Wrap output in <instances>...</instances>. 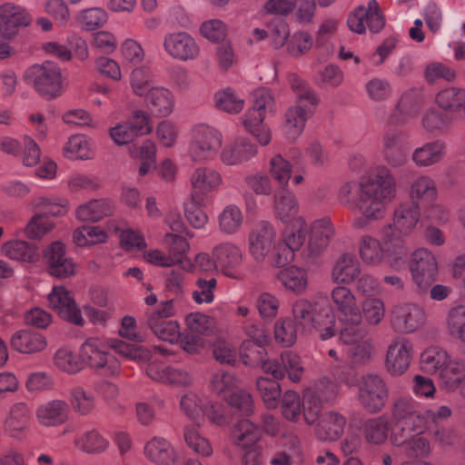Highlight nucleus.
<instances>
[{
	"mask_svg": "<svg viewBox=\"0 0 465 465\" xmlns=\"http://www.w3.org/2000/svg\"><path fill=\"white\" fill-rule=\"evenodd\" d=\"M288 82L296 94V101L285 113L283 130L287 138L293 141L302 134L305 123L314 114L317 98L308 84L297 74H290Z\"/></svg>",
	"mask_w": 465,
	"mask_h": 465,
	"instance_id": "obj_4",
	"label": "nucleus"
},
{
	"mask_svg": "<svg viewBox=\"0 0 465 465\" xmlns=\"http://www.w3.org/2000/svg\"><path fill=\"white\" fill-rule=\"evenodd\" d=\"M421 434L422 429L411 440H407V443L401 446L408 457L424 458L430 454V442Z\"/></svg>",
	"mask_w": 465,
	"mask_h": 465,
	"instance_id": "obj_60",
	"label": "nucleus"
},
{
	"mask_svg": "<svg viewBox=\"0 0 465 465\" xmlns=\"http://www.w3.org/2000/svg\"><path fill=\"white\" fill-rule=\"evenodd\" d=\"M366 336L351 338V341H341L350 346L347 349V356L353 367L364 365L371 360L372 346L370 341L363 340Z\"/></svg>",
	"mask_w": 465,
	"mask_h": 465,
	"instance_id": "obj_36",
	"label": "nucleus"
},
{
	"mask_svg": "<svg viewBox=\"0 0 465 465\" xmlns=\"http://www.w3.org/2000/svg\"><path fill=\"white\" fill-rule=\"evenodd\" d=\"M421 422L392 421L391 441L396 447H401L411 440L422 429Z\"/></svg>",
	"mask_w": 465,
	"mask_h": 465,
	"instance_id": "obj_47",
	"label": "nucleus"
},
{
	"mask_svg": "<svg viewBox=\"0 0 465 465\" xmlns=\"http://www.w3.org/2000/svg\"><path fill=\"white\" fill-rule=\"evenodd\" d=\"M48 302L50 308L55 311L62 319L78 326L84 325V321L81 315V310L64 286L53 288L52 292L48 295Z\"/></svg>",
	"mask_w": 465,
	"mask_h": 465,
	"instance_id": "obj_12",
	"label": "nucleus"
},
{
	"mask_svg": "<svg viewBox=\"0 0 465 465\" xmlns=\"http://www.w3.org/2000/svg\"><path fill=\"white\" fill-rule=\"evenodd\" d=\"M31 18L21 6L11 3L0 5V35L10 39L16 35L19 27L29 25Z\"/></svg>",
	"mask_w": 465,
	"mask_h": 465,
	"instance_id": "obj_16",
	"label": "nucleus"
},
{
	"mask_svg": "<svg viewBox=\"0 0 465 465\" xmlns=\"http://www.w3.org/2000/svg\"><path fill=\"white\" fill-rule=\"evenodd\" d=\"M439 377L442 386L449 391H454L465 379V363L448 358L440 368Z\"/></svg>",
	"mask_w": 465,
	"mask_h": 465,
	"instance_id": "obj_33",
	"label": "nucleus"
},
{
	"mask_svg": "<svg viewBox=\"0 0 465 465\" xmlns=\"http://www.w3.org/2000/svg\"><path fill=\"white\" fill-rule=\"evenodd\" d=\"M274 202L276 213L283 223L289 222L296 214L297 205L295 199L285 187L280 188L276 192Z\"/></svg>",
	"mask_w": 465,
	"mask_h": 465,
	"instance_id": "obj_44",
	"label": "nucleus"
},
{
	"mask_svg": "<svg viewBox=\"0 0 465 465\" xmlns=\"http://www.w3.org/2000/svg\"><path fill=\"white\" fill-rule=\"evenodd\" d=\"M30 411L26 404L23 402L13 406L10 418L6 420L5 426L12 437H19L28 426Z\"/></svg>",
	"mask_w": 465,
	"mask_h": 465,
	"instance_id": "obj_41",
	"label": "nucleus"
},
{
	"mask_svg": "<svg viewBox=\"0 0 465 465\" xmlns=\"http://www.w3.org/2000/svg\"><path fill=\"white\" fill-rule=\"evenodd\" d=\"M361 275L358 260L353 254L344 253L336 262L332 269V280L337 283L349 284Z\"/></svg>",
	"mask_w": 465,
	"mask_h": 465,
	"instance_id": "obj_30",
	"label": "nucleus"
},
{
	"mask_svg": "<svg viewBox=\"0 0 465 465\" xmlns=\"http://www.w3.org/2000/svg\"><path fill=\"white\" fill-rule=\"evenodd\" d=\"M145 103L152 114L157 117L168 116L173 109L172 93L162 87L150 90L145 96Z\"/></svg>",
	"mask_w": 465,
	"mask_h": 465,
	"instance_id": "obj_28",
	"label": "nucleus"
},
{
	"mask_svg": "<svg viewBox=\"0 0 465 465\" xmlns=\"http://www.w3.org/2000/svg\"><path fill=\"white\" fill-rule=\"evenodd\" d=\"M145 456L157 465H174L177 454L169 441L163 438H153L144 447Z\"/></svg>",
	"mask_w": 465,
	"mask_h": 465,
	"instance_id": "obj_24",
	"label": "nucleus"
},
{
	"mask_svg": "<svg viewBox=\"0 0 465 465\" xmlns=\"http://www.w3.org/2000/svg\"><path fill=\"white\" fill-rule=\"evenodd\" d=\"M14 350L22 353H35L46 347V341L43 335L26 330L16 331L11 339Z\"/></svg>",
	"mask_w": 465,
	"mask_h": 465,
	"instance_id": "obj_31",
	"label": "nucleus"
},
{
	"mask_svg": "<svg viewBox=\"0 0 465 465\" xmlns=\"http://www.w3.org/2000/svg\"><path fill=\"white\" fill-rule=\"evenodd\" d=\"M5 253L11 259L34 262L39 257L38 247L25 241H11L4 245Z\"/></svg>",
	"mask_w": 465,
	"mask_h": 465,
	"instance_id": "obj_37",
	"label": "nucleus"
},
{
	"mask_svg": "<svg viewBox=\"0 0 465 465\" xmlns=\"http://www.w3.org/2000/svg\"><path fill=\"white\" fill-rule=\"evenodd\" d=\"M112 210L113 207L109 201L95 199L79 206L76 211V216L81 221L95 223L105 216L111 215Z\"/></svg>",
	"mask_w": 465,
	"mask_h": 465,
	"instance_id": "obj_32",
	"label": "nucleus"
},
{
	"mask_svg": "<svg viewBox=\"0 0 465 465\" xmlns=\"http://www.w3.org/2000/svg\"><path fill=\"white\" fill-rule=\"evenodd\" d=\"M445 144L435 141L417 148L412 153V160L417 165L429 166L439 163L442 156Z\"/></svg>",
	"mask_w": 465,
	"mask_h": 465,
	"instance_id": "obj_39",
	"label": "nucleus"
},
{
	"mask_svg": "<svg viewBox=\"0 0 465 465\" xmlns=\"http://www.w3.org/2000/svg\"><path fill=\"white\" fill-rule=\"evenodd\" d=\"M76 445L84 452L91 454H99L104 452L109 445L96 430L86 431L81 438L75 441Z\"/></svg>",
	"mask_w": 465,
	"mask_h": 465,
	"instance_id": "obj_51",
	"label": "nucleus"
},
{
	"mask_svg": "<svg viewBox=\"0 0 465 465\" xmlns=\"http://www.w3.org/2000/svg\"><path fill=\"white\" fill-rule=\"evenodd\" d=\"M277 278L283 286L296 293H301L307 286L305 271L295 266L282 270Z\"/></svg>",
	"mask_w": 465,
	"mask_h": 465,
	"instance_id": "obj_42",
	"label": "nucleus"
},
{
	"mask_svg": "<svg viewBox=\"0 0 465 465\" xmlns=\"http://www.w3.org/2000/svg\"><path fill=\"white\" fill-rule=\"evenodd\" d=\"M389 397L388 388L377 374L362 375L358 381V400L370 413H378L385 406Z\"/></svg>",
	"mask_w": 465,
	"mask_h": 465,
	"instance_id": "obj_9",
	"label": "nucleus"
},
{
	"mask_svg": "<svg viewBox=\"0 0 465 465\" xmlns=\"http://www.w3.org/2000/svg\"><path fill=\"white\" fill-rule=\"evenodd\" d=\"M146 374L155 381L170 385L188 386L192 382V376L186 371L167 366L157 361L148 363Z\"/></svg>",
	"mask_w": 465,
	"mask_h": 465,
	"instance_id": "obj_18",
	"label": "nucleus"
},
{
	"mask_svg": "<svg viewBox=\"0 0 465 465\" xmlns=\"http://www.w3.org/2000/svg\"><path fill=\"white\" fill-rule=\"evenodd\" d=\"M24 81L43 99L52 101L64 93L60 68L53 62L45 61L42 64H34L26 69Z\"/></svg>",
	"mask_w": 465,
	"mask_h": 465,
	"instance_id": "obj_6",
	"label": "nucleus"
},
{
	"mask_svg": "<svg viewBox=\"0 0 465 465\" xmlns=\"http://www.w3.org/2000/svg\"><path fill=\"white\" fill-rule=\"evenodd\" d=\"M333 302L341 312V322L344 327L340 331L341 341H351V338L367 335L368 326L362 322L361 311L356 307L355 297L346 287H336L331 292Z\"/></svg>",
	"mask_w": 465,
	"mask_h": 465,
	"instance_id": "obj_5",
	"label": "nucleus"
},
{
	"mask_svg": "<svg viewBox=\"0 0 465 465\" xmlns=\"http://www.w3.org/2000/svg\"><path fill=\"white\" fill-rule=\"evenodd\" d=\"M313 329L319 333L322 341L332 338L337 333L336 316L327 301L316 302Z\"/></svg>",
	"mask_w": 465,
	"mask_h": 465,
	"instance_id": "obj_21",
	"label": "nucleus"
},
{
	"mask_svg": "<svg viewBox=\"0 0 465 465\" xmlns=\"http://www.w3.org/2000/svg\"><path fill=\"white\" fill-rule=\"evenodd\" d=\"M203 197L192 193L191 199L184 205L186 220L195 229L203 228L208 221V216L203 210Z\"/></svg>",
	"mask_w": 465,
	"mask_h": 465,
	"instance_id": "obj_43",
	"label": "nucleus"
},
{
	"mask_svg": "<svg viewBox=\"0 0 465 465\" xmlns=\"http://www.w3.org/2000/svg\"><path fill=\"white\" fill-rule=\"evenodd\" d=\"M163 47L169 55L182 61L193 60L199 54V46L194 39L185 32L166 35Z\"/></svg>",
	"mask_w": 465,
	"mask_h": 465,
	"instance_id": "obj_14",
	"label": "nucleus"
},
{
	"mask_svg": "<svg viewBox=\"0 0 465 465\" xmlns=\"http://www.w3.org/2000/svg\"><path fill=\"white\" fill-rule=\"evenodd\" d=\"M68 404L60 400H54L37 409V417L45 426L63 424L68 417Z\"/></svg>",
	"mask_w": 465,
	"mask_h": 465,
	"instance_id": "obj_29",
	"label": "nucleus"
},
{
	"mask_svg": "<svg viewBox=\"0 0 465 465\" xmlns=\"http://www.w3.org/2000/svg\"><path fill=\"white\" fill-rule=\"evenodd\" d=\"M186 323L188 331L199 336L209 335L214 327V320L201 312L187 315Z\"/></svg>",
	"mask_w": 465,
	"mask_h": 465,
	"instance_id": "obj_59",
	"label": "nucleus"
},
{
	"mask_svg": "<svg viewBox=\"0 0 465 465\" xmlns=\"http://www.w3.org/2000/svg\"><path fill=\"white\" fill-rule=\"evenodd\" d=\"M436 195V188L433 181L429 177L418 178L411 187V202H418L419 200L430 203Z\"/></svg>",
	"mask_w": 465,
	"mask_h": 465,
	"instance_id": "obj_56",
	"label": "nucleus"
},
{
	"mask_svg": "<svg viewBox=\"0 0 465 465\" xmlns=\"http://www.w3.org/2000/svg\"><path fill=\"white\" fill-rule=\"evenodd\" d=\"M279 379L272 380L269 378L260 377L256 381L257 390L269 409H273L278 405L281 396V386L278 383Z\"/></svg>",
	"mask_w": 465,
	"mask_h": 465,
	"instance_id": "obj_49",
	"label": "nucleus"
},
{
	"mask_svg": "<svg viewBox=\"0 0 465 465\" xmlns=\"http://www.w3.org/2000/svg\"><path fill=\"white\" fill-rule=\"evenodd\" d=\"M264 345L243 341L240 347V355L244 365L261 366L265 373L272 374L275 379H283L288 374L292 381H300L304 371L301 358L292 351H284L276 359L265 360Z\"/></svg>",
	"mask_w": 465,
	"mask_h": 465,
	"instance_id": "obj_3",
	"label": "nucleus"
},
{
	"mask_svg": "<svg viewBox=\"0 0 465 465\" xmlns=\"http://www.w3.org/2000/svg\"><path fill=\"white\" fill-rule=\"evenodd\" d=\"M392 421L423 423V418L420 416L414 401L405 398H401L393 404Z\"/></svg>",
	"mask_w": 465,
	"mask_h": 465,
	"instance_id": "obj_45",
	"label": "nucleus"
},
{
	"mask_svg": "<svg viewBox=\"0 0 465 465\" xmlns=\"http://www.w3.org/2000/svg\"><path fill=\"white\" fill-rule=\"evenodd\" d=\"M193 193L203 197L205 192L221 183V175L213 169L201 167L194 171L191 178Z\"/></svg>",
	"mask_w": 465,
	"mask_h": 465,
	"instance_id": "obj_38",
	"label": "nucleus"
},
{
	"mask_svg": "<svg viewBox=\"0 0 465 465\" xmlns=\"http://www.w3.org/2000/svg\"><path fill=\"white\" fill-rule=\"evenodd\" d=\"M391 322L395 331L411 333L423 324L424 312L413 303L396 305L391 312Z\"/></svg>",
	"mask_w": 465,
	"mask_h": 465,
	"instance_id": "obj_11",
	"label": "nucleus"
},
{
	"mask_svg": "<svg viewBox=\"0 0 465 465\" xmlns=\"http://www.w3.org/2000/svg\"><path fill=\"white\" fill-rule=\"evenodd\" d=\"M76 19L83 27L92 31L104 25L107 20V14L102 8H88L80 12Z\"/></svg>",
	"mask_w": 465,
	"mask_h": 465,
	"instance_id": "obj_57",
	"label": "nucleus"
},
{
	"mask_svg": "<svg viewBox=\"0 0 465 465\" xmlns=\"http://www.w3.org/2000/svg\"><path fill=\"white\" fill-rule=\"evenodd\" d=\"M383 242H385L384 237ZM360 253L361 259L366 263L378 264L381 261H385L390 265L387 258L385 242H383V245L381 246L380 242L374 238L365 237L362 240Z\"/></svg>",
	"mask_w": 465,
	"mask_h": 465,
	"instance_id": "obj_40",
	"label": "nucleus"
},
{
	"mask_svg": "<svg viewBox=\"0 0 465 465\" xmlns=\"http://www.w3.org/2000/svg\"><path fill=\"white\" fill-rule=\"evenodd\" d=\"M409 267L415 292L419 294H427L438 274L435 256L427 249H418L411 254Z\"/></svg>",
	"mask_w": 465,
	"mask_h": 465,
	"instance_id": "obj_8",
	"label": "nucleus"
},
{
	"mask_svg": "<svg viewBox=\"0 0 465 465\" xmlns=\"http://www.w3.org/2000/svg\"><path fill=\"white\" fill-rule=\"evenodd\" d=\"M299 333H303L291 318L277 321L274 326V338L284 347H291Z\"/></svg>",
	"mask_w": 465,
	"mask_h": 465,
	"instance_id": "obj_50",
	"label": "nucleus"
},
{
	"mask_svg": "<svg viewBox=\"0 0 465 465\" xmlns=\"http://www.w3.org/2000/svg\"><path fill=\"white\" fill-rule=\"evenodd\" d=\"M181 408L187 417L195 421L199 426L204 417V405L199 397L193 393H187L181 399Z\"/></svg>",
	"mask_w": 465,
	"mask_h": 465,
	"instance_id": "obj_55",
	"label": "nucleus"
},
{
	"mask_svg": "<svg viewBox=\"0 0 465 465\" xmlns=\"http://www.w3.org/2000/svg\"><path fill=\"white\" fill-rule=\"evenodd\" d=\"M447 326L453 338L465 342V306L459 305L449 312Z\"/></svg>",
	"mask_w": 465,
	"mask_h": 465,
	"instance_id": "obj_52",
	"label": "nucleus"
},
{
	"mask_svg": "<svg viewBox=\"0 0 465 465\" xmlns=\"http://www.w3.org/2000/svg\"><path fill=\"white\" fill-rule=\"evenodd\" d=\"M253 104L248 110L243 120L245 129L257 139L261 145H267L271 139L272 134L262 122L265 118L266 110L272 111L273 97L270 91L262 88L253 93Z\"/></svg>",
	"mask_w": 465,
	"mask_h": 465,
	"instance_id": "obj_7",
	"label": "nucleus"
},
{
	"mask_svg": "<svg viewBox=\"0 0 465 465\" xmlns=\"http://www.w3.org/2000/svg\"><path fill=\"white\" fill-rule=\"evenodd\" d=\"M276 231L268 222L259 223L249 236V251L257 261L262 262L275 246Z\"/></svg>",
	"mask_w": 465,
	"mask_h": 465,
	"instance_id": "obj_13",
	"label": "nucleus"
},
{
	"mask_svg": "<svg viewBox=\"0 0 465 465\" xmlns=\"http://www.w3.org/2000/svg\"><path fill=\"white\" fill-rule=\"evenodd\" d=\"M214 98L216 106L224 112L237 114L243 108V100L237 98L231 89L218 92Z\"/></svg>",
	"mask_w": 465,
	"mask_h": 465,
	"instance_id": "obj_64",
	"label": "nucleus"
},
{
	"mask_svg": "<svg viewBox=\"0 0 465 465\" xmlns=\"http://www.w3.org/2000/svg\"><path fill=\"white\" fill-rule=\"evenodd\" d=\"M465 95V90L457 87L444 89L438 93L436 103L444 110L460 112V103Z\"/></svg>",
	"mask_w": 465,
	"mask_h": 465,
	"instance_id": "obj_54",
	"label": "nucleus"
},
{
	"mask_svg": "<svg viewBox=\"0 0 465 465\" xmlns=\"http://www.w3.org/2000/svg\"><path fill=\"white\" fill-rule=\"evenodd\" d=\"M81 355L83 361L101 375H114L119 370L117 360L113 355L100 351L93 341H87L82 345Z\"/></svg>",
	"mask_w": 465,
	"mask_h": 465,
	"instance_id": "obj_15",
	"label": "nucleus"
},
{
	"mask_svg": "<svg viewBox=\"0 0 465 465\" xmlns=\"http://www.w3.org/2000/svg\"><path fill=\"white\" fill-rule=\"evenodd\" d=\"M223 398L232 409L233 415L249 417L253 413V400L247 391L236 388L235 391L226 394Z\"/></svg>",
	"mask_w": 465,
	"mask_h": 465,
	"instance_id": "obj_34",
	"label": "nucleus"
},
{
	"mask_svg": "<svg viewBox=\"0 0 465 465\" xmlns=\"http://www.w3.org/2000/svg\"><path fill=\"white\" fill-rule=\"evenodd\" d=\"M332 236L333 229L329 219L315 221L312 225L309 236L308 255L314 258L322 253Z\"/></svg>",
	"mask_w": 465,
	"mask_h": 465,
	"instance_id": "obj_23",
	"label": "nucleus"
},
{
	"mask_svg": "<svg viewBox=\"0 0 465 465\" xmlns=\"http://www.w3.org/2000/svg\"><path fill=\"white\" fill-rule=\"evenodd\" d=\"M449 356L443 351L430 349L420 355L421 369L427 372L439 373Z\"/></svg>",
	"mask_w": 465,
	"mask_h": 465,
	"instance_id": "obj_58",
	"label": "nucleus"
},
{
	"mask_svg": "<svg viewBox=\"0 0 465 465\" xmlns=\"http://www.w3.org/2000/svg\"><path fill=\"white\" fill-rule=\"evenodd\" d=\"M70 404L75 412L88 415L94 408V396L80 386L74 387L71 391Z\"/></svg>",
	"mask_w": 465,
	"mask_h": 465,
	"instance_id": "obj_53",
	"label": "nucleus"
},
{
	"mask_svg": "<svg viewBox=\"0 0 465 465\" xmlns=\"http://www.w3.org/2000/svg\"><path fill=\"white\" fill-rule=\"evenodd\" d=\"M146 325L155 336L165 341L173 342L180 336L179 324L175 321L148 318Z\"/></svg>",
	"mask_w": 465,
	"mask_h": 465,
	"instance_id": "obj_46",
	"label": "nucleus"
},
{
	"mask_svg": "<svg viewBox=\"0 0 465 465\" xmlns=\"http://www.w3.org/2000/svg\"><path fill=\"white\" fill-rule=\"evenodd\" d=\"M65 213V207L56 203H52L46 210L35 212L25 227L27 237L33 240L42 238L54 228V223L49 221V217L62 216Z\"/></svg>",
	"mask_w": 465,
	"mask_h": 465,
	"instance_id": "obj_19",
	"label": "nucleus"
},
{
	"mask_svg": "<svg viewBox=\"0 0 465 465\" xmlns=\"http://www.w3.org/2000/svg\"><path fill=\"white\" fill-rule=\"evenodd\" d=\"M257 148L247 138L239 137L235 142L226 146L222 153L221 159L227 165L239 164L255 155Z\"/></svg>",
	"mask_w": 465,
	"mask_h": 465,
	"instance_id": "obj_27",
	"label": "nucleus"
},
{
	"mask_svg": "<svg viewBox=\"0 0 465 465\" xmlns=\"http://www.w3.org/2000/svg\"><path fill=\"white\" fill-rule=\"evenodd\" d=\"M44 257L51 275L56 278H67L74 274L73 259L66 256L64 245L61 242H52L44 251Z\"/></svg>",
	"mask_w": 465,
	"mask_h": 465,
	"instance_id": "obj_17",
	"label": "nucleus"
},
{
	"mask_svg": "<svg viewBox=\"0 0 465 465\" xmlns=\"http://www.w3.org/2000/svg\"><path fill=\"white\" fill-rule=\"evenodd\" d=\"M364 22L365 26L373 33H379L385 25V18L382 15L380 5L376 0H370L368 7L364 6Z\"/></svg>",
	"mask_w": 465,
	"mask_h": 465,
	"instance_id": "obj_61",
	"label": "nucleus"
},
{
	"mask_svg": "<svg viewBox=\"0 0 465 465\" xmlns=\"http://www.w3.org/2000/svg\"><path fill=\"white\" fill-rule=\"evenodd\" d=\"M262 433V429L248 419L239 420L232 430L234 443L243 449L258 447L256 443Z\"/></svg>",
	"mask_w": 465,
	"mask_h": 465,
	"instance_id": "obj_25",
	"label": "nucleus"
},
{
	"mask_svg": "<svg viewBox=\"0 0 465 465\" xmlns=\"http://www.w3.org/2000/svg\"><path fill=\"white\" fill-rule=\"evenodd\" d=\"M222 146V134L210 126H200L194 131L191 144V155L193 161L213 159Z\"/></svg>",
	"mask_w": 465,
	"mask_h": 465,
	"instance_id": "obj_10",
	"label": "nucleus"
},
{
	"mask_svg": "<svg viewBox=\"0 0 465 465\" xmlns=\"http://www.w3.org/2000/svg\"><path fill=\"white\" fill-rule=\"evenodd\" d=\"M396 195L395 181L385 167L377 169L365 183L350 182L339 192L340 203L350 209H357L365 219L381 216L384 204Z\"/></svg>",
	"mask_w": 465,
	"mask_h": 465,
	"instance_id": "obj_1",
	"label": "nucleus"
},
{
	"mask_svg": "<svg viewBox=\"0 0 465 465\" xmlns=\"http://www.w3.org/2000/svg\"><path fill=\"white\" fill-rule=\"evenodd\" d=\"M270 165L272 176L278 182L280 188L286 187L291 178V163L277 154L271 159Z\"/></svg>",
	"mask_w": 465,
	"mask_h": 465,
	"instance_id": "obj_62",
	"label": "nucleus"
},
{
	"mask_svg": "<svg viewBox=\"0 0 465 465\" xmlns=\"http://www.w3.org/2000/svg\"><path fill=\"white\" fill-rule=\"evenodd\" d=\"M411 346L406 340L395 341L387 351L386 369L394 376L401 375L410 366Z\"/></svg>",
	"mask_w": 465,
	"mask_h": 465,
	"instance_id": "obj_20",
	"label": "nucleus"
},
{
	"mask_svg": "<svg viewBox=\"0 0 465 465\" xmlns=\"http://www.w3.org/2000/svg\"><path fill=\"white\" fill-rule=\"evenodd\" d=\"M316 310V302L307 300H298L292 305V319L297 327L304 333L313 330V315Z\"/></svg>",
	"mask_w": 465,
	"mask_h": 465,
	"instance_id": "obj_35",
	"label": "nucleus"
},
{
	"mask_svg": "<svg viewBox=\"0 0 465 465\" xmlns=\"http://www.w3.org/2000/svg\"><path fill=\"white\" fill-rule=\"evenodd\" d=\"M346 419L342 415L329 411L321 415L315 426V435L322 441H333L338 440L344 431Z\"/></svg>",
	"mask_w": 465,
	"mask_h": 465,
	"instance_id": "obj_22",
	"label": "nucleus"
},
{
	"mask_svg": "<svg viewBox=\"0 0 465 465\" xmlns=\"http://www.w3.org/2000/svg\"><path fill=\"white\" fill-rule=\"evenodd\" d=\"M155 144L147 140L141 146L134 145L130 148V153L133 157H140L142 160L139 173L143 176L152 169L155 168Z\"/></svg>",
	"mask_w": 465,
	"mask_h": 465,
	"instance_id": "obj_48",
	"label": "nucleus"
},
{
	"mask_svg": "<svg viewBox=\"0 0 465 465\" xmlns=\"http://www.w3.org/2000/svg\"><path fill=\"white\" fill-rule=\"evenodd\" d=\"M213 258L216 268H221L226 276L234 277L232 270L241 263L242 253L236 246L223 243L213 249Z\"/></svg>",
	"mask_w": 465,
	"mask_h": 465,
	"instance_id": "obj_26",
	"label": "nucleus"
},
{
	"mask_svg": "<svg viewBox=\"0 0 465 465\" xmlns=\"http://www.w3.org/2000/svg\"><path fill=\"white\" fill-rule=\"evenodd\" d=\"M420 210L419 202L401 203L394 211L393 223L382 230L387 258L393 269H400L406 262L409 249L403 237L411 235L417 228L420 216Z\"/></svg>",
	"mask_w": 465,
	"mask_h": 465,
	"instance_id": "obj_2",
	"label": "nucleus"
},
{
	"mask_svg": "<svg viewBox=\"0 0 465 465\" xmlns=\"http://www.w3.org/2000/svg\"><path fill=\"white\" fill-rule=\"evenodd\" d=\"M242 219L240 209L235 205H229L220 215V228L226 233H233L240 228Z\"/></svg>",
	"mask_w": 465,
	"mask_h": 465,
	"instance_id": "obj_63",
	"label": "nucleus"
}]
</instances>
